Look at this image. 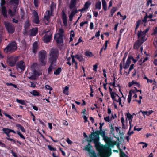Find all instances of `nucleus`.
Listing matches in <instances>:
<instances>
[{"label": "nucleus", "instance_id": "44", "mask_svg": "<svg viewBox=\"0 0 157 157\" xmlns=\"http://www.w3.org/2000/svg\"><path fill=\"white\" fill-rule=\"evenodd\" d=\"M137 82L134 80H132L131 82H129L128 83V87H130L134 84H136L137 83Z\"/></svg>", "mask_w": 157, "mask_h": 157}, {"label": "nucleus", "instance_id": "5", "mask_svg": "<svg viewBox=\"0 0 157 157\" xmlns=\"http://www.w3.org/2000/svg\"><path fill=\"white\" fill-rule=\"evenodd\" d=\"M4 25L9 33L13 34L15 31V28L13 25L8 21H5Z\"/></svg>", "mask_w": 157, "mask_h": 157}, {"label": "nucleus", "instance_id": "57", "mask_svg": "<svg viewBox=\"0 0 157 157\" xmlns=\"http://www.w3.org/2000/svg\"><path fill=\"white\" fill-rule=\"evenodd\" d=\"M98 63H97L95 64L93 66V70L94 71H97V69L98 68Z\"/></svg>", "mask_w": 157, "mask_h": 157}, {"label": "nucleus", "instance_id": "59", "mask_svg": "<svg viewBox=\"0 0 157 157\" xmlns=\"http://www.w3.org/2000/svg\"><path fill=\"white\" fill-rule=\"evenodd\" d=\"M110 126L111 127L110 132L111 133L113 134L114 131V128L113 126L112 125H110Z\"/></svg>", "mask_w": 157, "mask_h": 157}, {"label": "nucleus", "instance_id": "53", "mask_svg": "<svg viewBox=\"0 0 157 157\" xmlns=\"http://www.w3.org/2000/svg\"><path fill=\"white\" fill-rule=\"evenodd\" d=\"M90 5V4L89 2H86L84 5V8H85V9H88Z\"/></svg>", "mask_w": 157, "mask_h": 157}, {"label": "nucleus", "instance_id": "6", "mask_svg": "<svg viewBox=\"0 0 157 157\" xmlns=\"http://www.w3.org/2000/svg\"><path fill=\"white\" fill-rule=\"evenodd\" d=\"M39 61L41 63L43 66H44L46 64V62L45 59L47 56V52L44 50H42L39 52Z\"/></svg>", "mask_w": 157, "mask_h": 157}, {"label": "nucleus", "instance_id": "13", "mask_svg": "<svg viewBox=\"0 0 157 157\" xmlns=\"http://www.w3.org/2000/svg\"><path fill=\"white\" fill-rule=\"evenodd\" d=\"M138 40H140L141 41L142 38H143V42L147 40V39H145V36L142 33L141 31H138L137 33Z\"/></svg>", "mask_w": 157, "mask_h": 157}, {"label": "nucleus", "instance_id": "50", "mask_svg": "<svg viewBox=\"0 0 157 157\" xmlns=\"http://www.w3.org/2000/svg\"><path fill=\"white\" fill-rule=\"evenodd\" d=\"M117 8L116 7H113L110 10V13L114 14V13L117 11Z\"/></svg>", "mask_w": 157, "mask_h": 157}, {"label": "nucleus", "instance_id": "34", "mask_svg": "<svg viewBox=\"0 0 157 157\" xmlns=\"http://www.w3.org/2000/svg\"><path fill=\"white\" fill-rule=\"evenodd\" d=\"M108 146V147H109L110 149V147H114V146L115 145V144L114 143V141H111L110 143H109L108 144H107Z\"/></svg>", "mask_w": 157, "mask_h": 157}, {"label": "nucleus", "instance_id": "30", "mask_svg": "<svg viewBox=\"0 0 157 157\" xmlns=\"http://www.w3.org/2000/svg\"><path fill=\"white\" fill-rule=\"evenodd\" d=\"M121 122L122 123V127L123 129H127V127L125 126L124 124L125 120L124 118L122 117L121 118Z\"/></svg>", "mask_w": 157, "mask_h": 157}, {"label": "nucleus", "instance_id": "1", "mask_svg": "<svg viewBox=\"0 0 157 157\" xmlns=\"http://www.w3.org/2000/svg\"><path fill=\"white\" fill-rule=\"evenodd\" d=\"M100 135L103 138H104L105 136V132L102 130L97 131L95 132H92L89 135V140H87L89 143H90L92 141L95 144V147L96 149L99 148L102 149L103 148H105V146L100 144L99 142Z\"/></svg>", "mask_w": 157, "mask_h": 157}, {"label": "nucleus", "instance_id": "21", "mask_svg": "<svg viewBox=\"0 0 157 157\" xmlns=\"http://www.w3.org/2000/svg\"><path fill=\"white\" fill-rule=\"evenodd\" d=\"M31 35L32 36H36L38 33V28H32L30 30Z\"/></svg>", "mask_w": 157, "mask_h": 157}, {"label": "nucleus", "instance_id": "28", "mask_svg": "<svg viewBox=\"0 0 157 157\" xmlns=\"http://www.w3.org/2000/svg\"><path fill=\"white\" fill-rule=\"evenodd\" d=\"M71 57L72 58V62L73 64H75V69H77L78 68V66H77L78 63L76 61H75V56H73L72 55L71 56Z\"/></svg>", "mask_w": 157, "mask_h": 157}, {"label": "nucleus", "instance_id": "18", "mask_svg": "<svg viewBox=\"0 0 157 157\" xmlns=\"http://www.w3.org/2000/svg\"><path fill=\"white\" fill-rule=\"evenodd\" d=\"M62 18L63 24L65 26H67V22L66 15L63 11H62Z\"/></svg>", "mask_w": 157, "mask_h": 157}, {"label": "nucleus", "instance_id": "51", "mask_svg": "<svg viewBox=\"0 0 157 157\" xmlns=\"http://www.w3.org/2000/svg\"><path fill=\"white\" fill-rule=\"evenodd\" d=\"M140 144H142L144 145L142 146V148H146L147 147L148 144L144 142H140L139 143Z\"/></svg>", "mask_w": 157, "mask_h": 157}, {"label": "nucleus", "instance_id": "42", "mask_svg": "<svg viewBox=\"0 0 157 157\" xmlns=\"http://www.w3.org/2000/svg\"><path fill=\"white\" fill-rule=\"evenodd\" d=\"M20 0H10V2L15 4L17 6H18L19 4V1Z\"/></svg>", "mask_w": 157, "mask_h": 157}, {"label": "nucleus", "instance_id": "60", "mask_svg": "<svg viewBox=\"0 0 157 157\" xmlns=\"http://www.w3.org/2000/svg\"><path fill=\"white\" fill-rule=\"evenodd\" d=\"M127 54L126 52L124 54L123 57L122 59V62H123V63H124L125 62V60L127 56Z\"/></svg>", "mask_w": 157, "mask_h": 157}, {"label": "nucleus", "instance_id": "17", "mask_svg": "<svg viewBox=\"0 0 157 157\" xmlns=\"http://www.w3.org/2000/svg\"><path fill=\"white\" fill-rule=\"evenodd\" d=\"M38 49L37 43L36 41L34 42L32 46V52L34 54H36Z\"/></svg>", "mask_w": 157, "mask_h": 157}, {"label": "nucleus", "instance_id": "48", "mask_svg": "<svg viewBox=\"0 0 157 157\" xmlns=\"http://www.w3.org/2000/svg\"><path fill=\"white\" fill-rule=\"evenodd\" d=\"M110 94L111 97L112 99V100H113V101H115L116 99L115 98L116 96H115V92H114Z\"/></svg>", "mask_w": 157, "mask_h": 157}, {"label": "nucleus", "instance_id": "35", "mask_svg": "<svg viewBox=\"0 0 157 157\" xmlns=\"http://www.w3.org/2000/svg\"><path fill=\"white\" fill-rule=\"evenodd\" d=\"M85 55L86 56L89 57H92L94 56L93 54L91 52L88 51H87L85 52Z\"/></svg>", "mask_w": 157, "mask_h": 157}, {"label": "nucleus", "instance_id": "49", "mask_svg": "<svg viewBox=\"0 0 157 157\" xmlns=\"http://www.w3.org/2000/svg\"><path fill=\"white\" fill-rule=\"evenodd\" d=\"M33 3L36 8L38 7L39 3L38 0H34Z\"/></svg>", "mask_w": 157, "mask_h": 157}, {"label": "nucleus", "instance_id": "24", "mask_svg": "<svg viewBox=\"0 0 157 157\" xmlns=\"http://www.w3.org/2000/svg\"><path fill=\"white\" fill-rule=\"evenodd\" d=\"M103 139L107 144H108L112 141L111 138L110 137H108L107 136H105Z\"/></svg>", "mask_w": 157, "mask_h": 157}, {"label": "nucleus", "instance_id": "27", "mask_svg": "<svg viewBox=\"0 0 157 157\" xmlns=\"http://www.w3.org/2000/svg\"><path fill=\"white\" fill-rule=\"evenodd\" d=\"M8 13L11 17H13L16 15L15 11H13L10 9H8Z\"/></svg>", "mask_w": 157, "mask_h": 157}, {"label": "nucleus", "instance_id": "12", "mask_svg": "<svg viewBox=\"0 0 157 157\" xmlns=\"http://www.w3.org/2000/svg\"><path fill=\"white\" fill-rule=\"evenodd\" d=\"M143 43V38H142L141 41L137 40L134 44L133 48L135 50H138Z\"/></svg>", "mask_w": 157, "mask_h": 157}, {"label": "nucleus", "instance_id": "8", "mask_svg": "<svg viewBox=\"0 0 157 157\" xmlns=\"http://www.w3.org/2000/svg\"><path fill=\"white\" fill-rule=\"evenodd\" d=\"M5 3L6 1L5 0H1L0 5L2 6L1 8L2 13L4 17L7 18L8 17L7 10L6 7L4 6Z\"/></svg>", "mask_w": 157, "mask_h": 157}, {"label": "nucleus", "instance_id": "61", "mask_svg": "<svg viewBox=\"0 0 157 157\" xmlns=\"http://www.w3.org/2000/svg\"><path fill=\"white\" fill-rule=\"evenodd\" d=\"M6 139L10 141L13 142L14 144L16 143V141L13 139L10 138H6Z\"/></svg>", "mask_w": 157, "mask_h": 157}, {"label": "nucleus", "instance_id": "38", "mask_svg": "<svg viewBox=\"0 0 157 157\" xmlns=\"http://www.w3.org/2000/svg\"><path fill=\"white\" fill-rule=\"evenodd\" d=\"M62 71V69L61 68L59 67L54 72V74L56 75H59Z\"/></svg>", "mask_w": 157, "mask_h": 157}, {"label": "nucleus", "instance_id": "11", "mask_svg": "<svg viewBox=\"0 0 157 157\" xmlns=\"http://www.w3.org/2000/svg\"><path fill=\"white\" fill-rule=\"evenodd\" d=\"M31 24L30 21L28 20H27L25 23L24 26V29H23V32L24 34H27L28 33V30L30 28Z\"/></svg>", "mask_w": 157, "mask_h": 157}, {"label": "nucleus", "instance_id": "4", "mask_svg": "<svg viewBox=\"0 0 157 157\" xmlns=\"http://www.w3.org/2000/svg\"><path fill=\"white\" fill-rule=\"evenodd\" d=\"M17 44L15 41H12L9 43L4 49V52L6 53L8 52L12 53L17 50Z\"/></svg>", "mask_w": 157, "mask_h": 157}, {"label": "nucleus", "instance_id": "36", "mask_svg": "<svg viewBox=\"0 0 157 157\" xmlns=\"http://www.w3.org/2000/svg\"><path fill=\"white\" fill-rule=\"evenodd\" d=\"M101 2L100 1H98L95 4V7L96 9L100 10L101 9Z\"/></svg>", "mask_w": 157, "mask_h": 157}, {"label": "nucleus", "instance_id": "2", "mask_svg": "<svg viewBox=\"0 0 157 157\" xmlns=\"http://www.w3.org/2000/svg\"><path fill=\"white\" fill-rule=\"evenodd\" d=\"M59 55V52L56 49H52L49 53L50 57L49 58V61L50 64L48 70V74L52 71L54 67L56 66V63Z\"/></svg>", "mask_w": 157, "mask_h": 157}, {"label": "nucleus", "instance_id": "22", "mask_svg": "<svg viewBox=\"0 0 157 157\" xmlns=\"http://www.w3.org/2000/svg\"><path fill=\"white\" fill-rule=\"evenodd\" d=\"M75 57L80 62L82 61L84 59L82 55L76 54L75 55Z\"/></svg>", "mask_w": 157, "mask_h": 157}, {"label": "nucleus", "instance_id": "32", "mask_svg": "<svg viewBox=\"0 0 157 157\" xmlns=\"http://www.w3.org/2000/svg\"><path fill=\"white\" fill-rule=\"evenodd\" d=\"M30 93L34 96H39L40 95V93L36 90H33Z\"/></svg>", "mask_w": 157, "mask_h": 157}, {"label": "nucleus", "instance_id": "33", "mask_svg": "<svg viewBox=\"0 0 157 157\" xmlns=\"http://www.w3.org/2000/svg\"><path fill=\"white\" fill-rule=\"evenodd\" d=\"M75 36L74 31L72 30L70 32V37L69 38V42L73 41V38Z\"/></svg>", "mask_w": 157, "mask_h": 157}, {"label": "nucleus", "instance_id": "31", "mask_svg": "<svg viewBox=\"0 0 157 157\" xmlns=\"http://www.w3.org/2000/svg\"><path fill=\"white\" fill-rule=\"evenodd\" d=\"M103 9L105 10H107V4L105 0H102Z\"/></svg>", "mask_w": 157, "mask_h": 157}, {"label": "nucleus", "instance_id": "58", "mask_svg": "<svg viewBox=\"0 0 157 157\" xmlns=\"http://www.w3.org/2000/svg\"><path fill=\"white\" fill-rule=\"evenodd\" d=\"M21 17V19H24L25 13L23 10H21V12L20 13Z\"/></svg>", "mask_w": 157, "mask_h": 157}, {"label": "nucleus", "instance_id": "10", "mask_svg": "<svg viewBox=\"0 0 157 157\" xmlns=\"http://www.w3.org/2000/svg\"><path fill=\"white\" fill-rule=\"evenodd\" d=\"M25 68L24 62L23 60H21L18 62L16 64V68L17 70L20 69L21 71H23Z\"/></svg>", "mask_w": 157, "mask_h": 157}, {"label": "nucleus", "instance_id": "64", "mask_svg": "<svg viewBox=\"0 0 157 157\" xmlns=\"http://www.w3.org/2000/svg\"><path fill=\"white\" fill-rule=\"evenodd\" d=\"M45 87L46 89L48 90H52V88L50 87V86L48 85H45Z\"/></svg>", "mask_w": 157, "mask_h": 157}, {"label": "nucleus", "instance_id": "20", "mask_svg": "<svg viewBox=\"0 0 157 157\" xmlns=\"http://www.w3.org/2000/svg\"><path fill=\"white\" fill-rule=\"evenodd\" d=\"M77 0H71L69 4V8L72 9L74 7H76V5L77 4Z\"/></svg>", "mask_w": 157, "mask_h": 157}, {"label": "nucleus", "instance_id": "63", "mask_svg": "<svg viewBox=\"0 0 157 157\" xmlns=\"http://www.w3.org/2000/svg\"><path fill=\"white\" fill-rule=\"evenodd\" d=\"M142 21L141 19H139L136 22V25L139 26L142 23Z\"/></svg>", "mask_w": 157, "mask_h": 157}, {"label": "nucleus", "instance_id": "40", "mask_svg": "<svg viewBox=\"0 0 157 157\" xmlns=\"http://www.w3.org/2000/svg\"><path fill=\"white\" fill-rule=\"evenodd\" d=\"M69 85H67L64 88V89L63 90V93L64 94L68 95V89L69 87L68 86Z\"/></svg>", "mask_w": 157, "mask_h": 157}, {"label": "nucleus", "instance_id": "41", "mask_svg": "<svg viewBox=\"0 0 157 157\" xmlns=\"http://www.w3.org/2000/svg\"><path fill=\"white\" fill-rule=\"evenodd\" d=\"M3 133L5 134H8L10 133V129L7 128H4L2 129Z\"/></svg>", "mask_w": 157, "mask_h": 157}, {"label": "nucleus", "instance_id": "3", "mask_svg": "<svg viewBox=\"0 0 157 157\" xmlns=\"http://www.w3.org/2000/svg\"><path fill=\"white\" fill-rule=\"evenodd\" d=\"M98 151V155L100 157H108L111 154V149L109 147L103 148L102 149L97 148Z\"/></svg>", "mask_w": 157, "mask_h": 157}, {"label": "nucleus", "instance_id": "39", "mask_svg": "<svg viewBox=\"0 0 157 157\" xmlns=\"http://www.w3.org/2000/svg\"><path fill=\"white\" fill-rule=\"evenodd\" d=\"M16 101L17 103H20L23 105H25L26 103L25 102V101L24 100H19L18 99H16Z\"/></svg>", "mask_w": 157, "mask_h": 157}, {"label": "nucleus", "instance_id": "23", "mask_svg": "<svg viewBox=\"0 0 157 157\" xmlns=\"http://www.w3.org/2000/svg\"><path fill=\"white\" fill-rule=\"evenodd\" d=\"M114 143L115 144V145H116L117 146V148L119 149L120 152V156L121 155V154L123 153H124V152H123V151L122 149H121V148L120 147V144L119 142H118L117 141H114Z\"/></svg>", "mask_w": 157, "mask_h": 157}, {"label": "nucleus", "instance_id": "19", "mask_svg": "<svg viewBox=\"0 0 157 157\" xmlns=\"http://www.w3.org/2000/svg\"><path fill=\"white\" fill-rule=\"evenodd\" d=\"M125 116H126V123H127L128 122L127 119H128L129 121V123L130 124H131V122L132 121V119L133 118V116L129 112H128L126 114Z\"/></svg>", "mask_w": 157, "mask_h": 157}, {"label": "nucleus", "instance_id": "16", "mask_svg": "<svg viewBox=\"0 0 157 157\" xmlns=\"http://www.w3.org/2000/svg\"><path fill=\"white\" fill-rule=\"evenodd\" d=\"M63 36H57L55 35L54 36V39L56 40L57 44H60L63 43Z\"/></svg>", "mask_w": 157, "mask_h": 157}, {"label": "nucleus", "instance_id": "62", "mask_svg": "<svg viewBox=\"0 0 157 157\" xmlns=\"http://www.w3.org/2000/svg\"><path fill=\"white\" fill-rule=\"evenodd\" d=\"M152 35H156L157 34V27H155L153 30V32L152 34Z\"/></svg>", "mask_w": 157, "mask_h": 157}, {"label": "nucleus", "instance_id": "14", "mask_svg": "<svg viewBox=\"0 0 157 157\" xmlns=\"http://www.w3.org/2000/svg\"><path fill=\"white\" fill-rule=\"evenodd\" d=\"M33 14L34 17V19L33 21L34 23L36 24H39V23L40 20L37 12L34 10Z\"/></svg>", "mask_w": 157, "mask_h": 157}, {"label": "nucleus", "instance_id": "47", "mask_svg": "<svg viewBox=\"0 0 157 157\" xmlns=\"http://www.w3.org/2000/svg\"><path fill=\"white\" fill-rule=\"evenodd\" d=\"M128 57H129V59L130 60H132L133 61V62L134 63H135L138 61V59H134V58H133V57L132 56H128Z\"/></svg>", "mask_w": 157, "mask_h": 157}, {"label": "nucleus", "instance_id": "29", "mask_svg": "<svg viewBox=\"0 0 157 157\" xmlns=\"http://www.w3.org/2000/svg\"><path fill=\"white\" fill-rule=\"evenodd\" d=\"M64 33V31L63 29L62 28H60L59 29L58 33L57 34H56L55 35L57 36H63V33Z\"/></svg>", "mask_w": 157, "mask_h": 157}, {"label": "nucleus", "instance_id": "46", "mask_svg": "<svg viewBox=\"0 0 157 157\" xmlns=\"http://www.w3.org/2000/svg\"><path fill=\"white\" fill-rule=\"evenodd\" d=\"M148 18V15L147 13H146L145 16L144 17L142 21L144 23H146L147 21V18Z\"/></svg>", "mask_w": 157, "mask_h": 157}, {"label": "nucleus", "instance_id": "52", "mask_svg": "<svg viewBox=\"0 0 157 157\" xmlns=\"http://www.w3.org/2000/svg\"><path fill=\"white\" fill-rule=\"evenodd\" d=\"M141 112H142L143 115L144 117H145V115H147V116L148 113V112L147 111H142V110H140V111L138 112V113H140Z\"/></svg>", "mask_w": 157, "mask_h": 157}, {"label": "nucleus", "instance_id": "7", "mask_svg": "<svg viewBox=\"0 0 157 157\" xmlns=\"http://www.w3.org/2000/svg\"><path fill=\"white\" fill-rule=\"evenodd\" d=\"M92 148V146L90 144V143L88 142V144L85 147V150L88 152L90 157H97L95 151L91 149Z\"/></svg>", "mask_w": 157, "mask_h": 157}, {"label": "nucleus", "instance_id": "45", "mask_svg": "<svg viewBox=\"0 0 157 157\" xmlns=\"http://www.w3.org/2000/svg\"><path fill=\"white\" fill-rule=\"evenodd\" d=\"M16 132L17 133V134L19 136L20 138L23 139L24 140L25 139V137L23 135V134L20 132V131H17Z\"/></svg>", "mask_w": 157, "mask_h": 157}, {"label": "nucleus", "instance_id": "9", "mask_svg": "<svg viewBox=\"0 0 157 157\" xmlns=\"http://www.w3.org/2000/svg\"><path fill=\"white\" fill-rule=\"evenodd\" d=\"M19 56L14 57L11 56L9 58V64L11 67H14L16 64V62L18 61L20 58Z\"/></svg>", "mask_w": 157, "mask_h": 157}, {"label": "nucleus", "instance_id": "37", "mask_svg": "<svg viewBox=\"0 0 157 157\" xmlns=\"http://www.w3.org/2000/svg\"><path fill=\"white\" fill-rule=\"evenodd\" d=\"M72 9L71 12L70 14L72 16H74L77 13L78 11L77 10L76 7H74Z\"/></svg>", "mask_w": 157, "mask_h": 157}, {"label": "nucleus", "instance_id": "55", "mask_svg": "<svg viewBox=\"0 0 157 157\" xmlns=\"http://www.w3.org/2000/svg\"><path fill=\"white\" fill-rule=\"evenodd\" d=\"M3 114L6 117H8L9 119H13V117H11L10 115L7 114L6 113H4Z\"/></svg>", "mask_w": 157, "mask_h": 157}, {"label": "nucleus", "instance_id": "26", "mask_svg": "<svg viewBox=\"0 0 157 157\" xmlns=\"http://www.w3.org/2000/svg\"><path fill=\"white\" fill-rule=\"evenodd\" d=\"M16 127L18 128V129H20L21 131L23 132H25V130L24 127L20 124H17L16 125Z\"/></svg>", "mask_w": 157, "mask_h": 157}, {"label": "nucleus", "instance_id": "56", "mask_svg": "<svg viewBox=\"0 0 157 157\" xmlns=\"http://www.w3.org/2000/svg\"><path fill=\"white\" fill-rule=\"evenodd\" d=\"M104 119L106 122H109L111 121V119L109 116L104 117Z\"/></svg>", "mask_w": 157, "mask_h": 157}, {"label": "nucleus", "instance_id": "15", "mask_svg": "<svg viewBox=\"0 0 157 157\" xmlns=\"http://www.w3.org/2000/svg\"><path fill=\"white\" fill-rule=\"evenodd\" d=\"M52 37V34L48 35V34H46L43 37V40L44 42L48 43L50 41Z\"/></svg>", "mask_w": 157, "mask_h": 157}, {"label": "nucleus", "instance_id": "25", "mask_svg": "<svg viewBox=\"0 0 157 157\" xmlns=\"http://www.w3.org/2000/svg\"><path fill=\"white\" fill-rule=\"evenodd\" d=\"M131 63V61L129 59V57H128L125 66L124 68L125 69H127L129 67L130 64Z\"/></svg>", "mask_w": 157, "mask_h": 157}, {"label": "nucleus", "instance_id": "43", "mask_svg": "<svg viewBox=\"0 0 157 157\" xmlns=\"http://www.w3.org/2000/svg\"><path fill=\"white\" fill-rule=\"evenodd\" d=\"M112 77H114V78L113 79V83H112V82L109 83V84L110 86H113L114 87H117V86L115 85V80H115V77L114 76V75H113V76Z\"/></svg>", "mask_w": 157, "mask_h": 157}, {"label": "nucleus", "instance_id": "54", "mask_svg": "<svg viewBox=\"0 0 157 157\" xmlns=\"http://www.w3.org/2000/svg\"><path fill=\"white\" fill-rule=\"evenodd\" d=\"M48 149L51 151H55L56 150V148H54L53 147H52L50 145H48Z\"/></svg>", "mask_w": 157, "mask_h": 157}]
</instances>
